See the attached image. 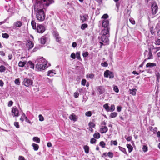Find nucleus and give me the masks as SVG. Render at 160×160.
I'll return each mask as SVG.
<instances>
[{
    "label": "nucleus",
    "instance_id": "f257e3e1",
    "mask_svg": "<svg viewBox=\"0 0 160 160\" xmlns=\"http://www.w3.org/2000/svg\"><path fill=\"white\" fill-rule=\"evenodd\" d=\"M53 2V0H41V7L42 6L43 7V9H41V21H43L45 19V12L46 8Z\"/></svg>",
    "mask_w": 160,
    "mask_h": 160
},
{
    "label": "nucleus",
    "instance_id": "f03ea898",
    "mask_svg": "<svg viewBox=\"0 0 160 160\" xmlns=\"http://www.w3.org/2000/svg\"><path fill=\"white\" fill-rule=\"evenodd\" d=\"M101 33L102 35L100 38V40L104 42H108L109 41V31H108V29H103Z\"/></svg>",
    "mask_w": 160,
    "mask_h": 160
},
{
    "label": "nucleus",
    "instance_id": "7ed1b4c3",
    "mask_svg": "<svg viewBox=\"0 0 160 160\" xmlns=\"http://www.w3.org/2000/svg\"><path fill=\"white\" fill-rule=\"evenodd\" d=\"M39 3H36L34 5L35 13L36 14L37 19L40 20V8Z\"/></svg>",
    "mask_w": 160,
    "mask_h": 160
},
{
    "label": "nucleus",
    "instance_id": "20e7f679",
    "mask_svg": "<svg viewBox=\"0 0 160 160\" xmlns=\"http://www.w3.org/2000/svg\"><path fill=\"white\" fill-rule=\"evenodd\" d=\"M41 62L43 64L42 66H41V70H44L51 65L49 63H47V61L42 57H41Z\"/></svg>",
    "mask_w": 160,
    "mask_h": 160
},
{
    "label": "nucleus",
    "instance_id": "39448f33",
    "mask_svg": "<svg viewBox=\"0 0 160 160\" xmlns=\"http://www.w3.org/2000/svg\"><path fill=\"white\" fill-rule=\"evenodd\" d=\"M152 12L153 15L155 14L158 12V8L155 2H153L151 6Z\"/></svg>",
    "mask_w": 160,
    "mask_h": 160
},
{
    "label": "nucleus",
    "instance_id": "423d86ee",
    "mask_svg": "<svg viewBox=\"0 0 160 160\" xmlns=\"http://www.w3.org/2000/svg\"><path fill=\"white\" fill-rule=\"evenodd\" d=\"M32 84V81L31 79L27 78H24L23 82V84L27 87L31 85Z\"/></svg>",
    "mask_w": 160,
    "mask_h": 160
},
{
    "label": "nucleus",
    "instance_id": "0eeeda50",
    "mask_svg": "<svg viewBox=\"0 0 160 160\" xmlns=\"http://www.w3.org/2000/svg\"><path fill=\"white\" fill-rule=\"evenodd\" d=\"M109 22L108 20L105 19L102 21V26L104 28L103 29H108L109 31L110 28L109 27Z\"/></svg>",
    "mask_w": 160,
    "mask_h": 160
},
{
    "label": "nucleus",
    "instance_id": "6e6552de",
    "mask_svg": "<svg viewBox=\"0 0 160 160\" xmlns=\"http://www.w3.org/2000/svg\"><path fill=\"white\" fill-rule=\"evenodd\" d=\"M104 76L106 78L109 77L110 78H112L114 77L113 73L109 70H107L104 73Z\"/></svg>",
    "mask_w": 160,
    "mask_h": 160
},
{
    "label": "nucleus",
    "instance_id": "1a4fd4ad",
    "mask_svg": "<svg viewBox=\"0 0 160 160\" xmlns=\"http://www.w3.org/2000/svg\"><path fill=\"white\" fill-rule=\"evenodd\" d=\"M12 112L13 117H18L19 115V111L16 107H13L12 110Z\"/></svg>",
    "mask_w": 160,
    "mask_h": 160
},
{
    "label": "nucleus",
    "instance_id": "9d476101",
    "mask_svg": "<svg viewBox=\"0 0 160 160\" xmlns=\"http://www.w3.org/2000/svg\"><path fill=\"white\" fill-rule=\"evenodd\" d=\"M36 23L34 21H32L31 25L33 28L34 29H35L36 28V30L37 32L39 33H40V26L38 25L36 28Z\"/></svg>",
    "mask_w": 160,
    "mask_h": 160
},
{
    "label": "nucleus",
    "instance_id": "9b49d317",
    "mask_svg": "<svg viewBox=\"0 0 160 160\" xmlns=\"http://www.w3.org/2000/svg\"><path fill=\"white\" fill-rule=\"evenodd\" d=\"M108 130V128L106 126H101L100 127V132L101 133H105Z\"/></svg>",
    "mask_w": 160,
    "mask_h": 160
},
{
    "label": "nucleus",
    "instance_id": "f8f14e48",
    "mask_svg": "<svg viewBox=\"0 0 160 160\" xmlns=\"http://www.w3.org/2000/svg\"><path fill=\"white\" fill-rule=\"evenodd\" d=\"M97 89L100 94L103 93L105 92L104 88L102 86L98 87Z\"/></svg>",
    "mask_w": 160,
    "mask_h": 160
},
{
    "label": "nucleus",
    "instance_id": "ddd939ff",
    "mask_svg": "<svg viewBox=\"0 0 160 160\" xmlns=\"http://www.w3.org/2000/svg\"><path fill=\"white\" fill-rule=\"evenodd\" d=\"M26 46L28 50H29L33 47V43L31 41H29L27 43Z\"/></svg>",
    "mask_w": 160,
    "mask_h": 160
},
{
    "label": "nucleus",
    "instance_id": "4468645a",
    "mask_svg": "<svg viewBox=\"0 0 160 160\" xmlns=\"http://www.w3.org/2000/svg\"><path fill=\"white\" fill-rule=\"evenodd\" d=\"M53 35L57 42H59L60 40V38L59 37V34L57 32H54Z\"/></svg>",
    "mask_w": 160,
    "mask_h": 160
},
{
    "label": "nucleus",
    "instance_id": "2eb2a0df",
    "mask_svg": "<svg viewBox=\"0 0 160 160\" xmlns=\"http://www.w3.org/2000/svg\"><path fill=\"white\" fill-rule=\"evenodd\" d=\"M22 25V22L20 21H17L15 22L14 23V27L15 28L20 27Z\"/></svg>",
    "mask_w": 160,
    "mask_h": 160
},
{
    "label": "nucleus",
    "instance_id": "dca6fc26",
    "mask_svg": "<svg viewBox=\"0 0 160 160\" xmlns=\"http://www.w3.org/2000/svg\"><path fill=\"white\" fill-rule=\"evenodd\" d=\"M88 16L86 15H84L82 16H80V20L82 22H85L88 19Z\"/></svg>",
    "mask_w": 160,
    "mask_h": 160
},
{
    "label": "nucleus",
    "instance_id": "f3484780",
    "mask_svg": "<svg viewBox=\"0 0 160 160\" xmlns=\"http://www.w3.org/2000/svg\"><path fill=\"white\" fill-rule=\"evenodd\" d=\"M156 66V64L154 63L148 62L146 65L147 68H152Z\"/></svg>",
    "mask_w": 160,
    "mask_h": 160
},
{
    "label": "nucleus",
    "instance_id": "a211bd4d",
    "mask_svg": "<svg viewBox=\"0 0 160 160\" xmlns=\"http://www.w3.org/2000/svg\"><path fill=\"white\" fill-rule=\"evenodd\" d=\"M69 119L72 120L76 121L77 120V117L75 115L72 114L69 116Z\"/></svg>",
    "mask_w": 160,
    "mask_h": 160
},
{
    "label": "nucleus",
    "instance_id": "6ab92c4d",
    "mask_svg": "<svg viewBox=\"0 0 160 160\" xmlns=\"http://www.w3.org/2000/svg\"><path fill=\"white\" fill-rule=\"evenodd\" d=\"M39 59L37 60L36 62L35 63H36V69L38 71L40 70V63L39 62Z\"/></svg>",
    "mask_w": 160,
    "mask_h": 160
},
{
    "label": "nucleus",
    "instance_id": "aec40b11",
    "mask_svg": "<svg viewBox=\"0 0 160 160\" xmlns=\"http://www.w3.org/2000/svg\"><path fill=\"white\" fill-rule=\"evenodd\" d=\"M27 65L28 66L30 67L31 68L34 69V64L31 61H29L28 62Z\"/></svg>",
    "mask_w": 160,
    "mask_h": 160
},
{
    "label": "nucleus",
    "instance_id": "412c9836",
    "mask_svg": "<svg viewBox=\"0 0 160 160\" xmlns=\"http://www.w3.org/2000/svg\"><path fill=\"white\" fill-rule=\"evenodd\" d=\"M54 71L55 70H53L48 71V72L47 76H53V75L52 74L54 73V74H56V73H54Z\"/></svg>",
    "mask_w": 160,
    "mask_h": 160
},
{
    "label": "nucleus",
    "instance_id": "4be33fe9",
    "mask_svg": "<svg viewBox=\"0 0 160 160\" xmlns=\"http://www.w3.org/2000/svg\"><path fill=\"white\" fill-rule=\"evenodd\" d=\"M47 41V38L45 36L42 37L41 38V43L42 44H45Z\"/></svg>",
    "mask_w": 160,
    "mask_h": 160
},
{
    "label": "nucleus",
    "instance_id": "5701e85b",
    "mask_svg": "<svg viewBox=\"0 0 160 160\" xmlns=\"http://www.w3.org/2000/svg\"><path fill=\"white\" fill-rule=\"evenodd\" d=\"M26 63V61L23 62L20 61L18 63V66L20 67H22L24 66Z\"/></svg>",
    "mask_w": 160,
    "mask_h": 160
},
{
    "label": "nucleus",
    "instance_id": "b1692460",
    "mask_svg": "<svg viewBox=\"0 0 160 160\" xmlns=\"http://www.w3.org/2000/svg\"><path fill=\"white\" fill-rule=\"evenodd\" d=\"M127 146L128 149V152H131L133 150L132 147L130 144H127Z\"/></svg>",
    "mask_w": 160,
    "mask_h": 160
},
{
    "label": "nucleus",
    "instance_id": "393cba45",
    "mask_svg": "<svg viewBox=\"0 0 160 160\" xmlns=\"http://www.w3.org/2000/svg\"><path fill=\"white\" fill-rule=\"evenodd\" d=\"M32 145L34 150L37 151L38 149L39 146L38 144L33 143L32 144Z\"/></svg>",
    "mask_w": 160,
    "mask_h": 160
},
{
    "label": "nucleus",
    "instance_id": "a878e982",
    "mask_svg": "<svg viewBox=\"0 0 160 160\" xmlns=\"http://www.w3.org/2000/svg\"><path fill=\"white\" fill-rule=\"evenodd\" d=\"M22 116L23 117L26 122H27L28 123L31 124L30 121L28 119L27 117L26 116L24 113H23L22 114Z\"/></svg>",
    "mask_w": 160,
    "mask_h": 160
},
{
    "label": "nucleus",
    "instance_id": "bb28decb",
    "mask_svg": "<svg viewBox=\"0 0 160 160\" xmlns=\"http://www.w3.org/2000/svg\"><path fill=\"white\" fill-rule=\"evenodd\" d=\"M83 148L86 153H89V148L88 146L87 145L84 146Z\"/></svg>",
    "mask_w": 160,
    "mask_h": 160
},
{
    "label": "nucleus",
    "instance_id": "cd10ccee",
    "mask_svg": "<svg viewBox=\"0 0 160 160\" xmlns=\"http://www.w3.org/2000/svg\"><path fill=\"white\" fill-rule=\"evenodd\" d=\"M148 56V59H151L152 58V55L151 50H149Z\"/></svg>",
    "mask_w": 160,
    "mask_h": 160
},
{
    "label": "nucleus",
    "instance_id": "c85d7f7f",
    "mask_svg": "<svg viewBox=\"0 0 160 160\" xmlns=\"http://www.w3.org/2000/svg\"><path fill=\"white\" fill-rule=\"evenodd\" d=\"M103 107L107 112L110 111V108L108 104H105L103 105Z\"/></svg>",
    "mask_w": 160,
    "mask_h": 160
},
{
    "label": "nucleus",
    "instance_id": "c756f323",
    "mask_svg": "<svg viewBox=\"0 0 160 160\" xmlns=\"http://www.w3.org/2000/svg\"><path fill=\"white\" fill-rule=\"evenodd\" d=\"M136 89H135L132 90H130V93L133 95H135L136 94Z\"/></svg>",
    "mask_w": 160,
    "mask_h": 160
},
{
    "label": "nucleus",
    "instance_id": "7c9ffc66",
    "mask_svg": "<svg viewBox=\"0 0 160 160\" xmlns=\"http://www.w3.org/2000/svg\"><path fill=\"white\" fill-rule=\"evenodd\" d=\"M93 136L95 138L98 139L100 137V134L98 132L95 133L93 135Z\"/></svg>",
    "mask_w": 160,
    "mask_h": 160
},
{
    "label": "nucleus",
    "instance_id": "2f4dec72",
    "mask_svg": "<svg viewBox=\"0 0 160 160\" xmlns=\"http://www.w3.org/2000/svg\"><path fill=\"white\" fill-rule=\"evenodd\" d=\"M6 70L5 67L3 65H1L0 66V72H3Z\"/></svg>",
    "mask_w": 160,
    "mask_h": 160
},
{
    "label": "nucleus",
    "instance_id": "473e14b6",
    "mask_svg": "<svg viewBox=\"0 0 160 160\" xmlns=\"http://www.w3.org/2000/svg\"><path fill=\"white\" fill-rule=\"evenodd\" d=\"M33 140L34 141L36 142L37 143H39L40 142L39 138L37 137H34L33 138Z\"/></svg>",
    "mask_w": 160,
    "mask_h": 160
},
{
    "label": "nucleus",
    "instance_id": "72a5a7b5",
    "mask_svg": "<svg viewBox=\"0 0 160 160\" xmlns=\"http://www.w3.org/2000/svg\"><path fill=\"white\" fill-rule=\"evenodd\" d=\"M119 149L121 151L123 152L125 154H126L127 152L126 151V149L125 148L121 147L120 146L119 147Z\"/></svg>",
    "mask_w": 160,
    "mask_h": 160
},
{
    "label": "nucleus",
    "instance_id": "f704fd0d",
    "mask_svg": "<svg viewBox=\"0 0 160 160\" xmlns=\"http://www.w3.org/2000/svg\"><path fill=\"white\" fill-rule=\"evenodd\" d=\"M117 115V113L116 112H112L111 113L110 116L112 118L115 117Z\"/></svg>",
    "mask_w": 160,
    "mask_h": 160
},
{
    "label": "nucleus",
    "instance_id": "c9c22d12",
    "mask_svg": "<svg viewBox=\"0 0 160 160\" xmlns=\"http://www.w3.org/2000/svg\"><path fill=\"white\" fill-rule=\"evenodd\" d=\"M2 36L3 38H8L9 37V35L6 33H2Z\"/></svg>",
    "mask_w": 160,
    "mask_h": 160
},
{
    "label": "nucleus",
    "instance_id": "e433bc0d",
    "mask_svg": "<svg viewBox=\"0 0 160 160\" xmlns=\"http://www.w3.org/2000/svg\"><path fill=\"white\" fill-rule=\"evenodd\" d=\"M148 150V147L147 146L143 145L142 147V150L144 152H146Z\"/></svg>",
    "mask_w": 160,
    "mask_h": 160
},
{
    "label": "nucleus",
    "instance_id": "4c0bfd02",
    "mask_svg": "<svg viewBox=\"0 0 160 160\" xmlns=\"http://www.w3.org/2000/svg\"><path fill=\"white\" fill-rule=\"evenodd\" d=\"M107 155H108V156L110 158H112L113 156V153L111 152H109L107 153Z\"/></svg>",
    "mask_w": 160,
    "mask_h": 160
},
{
    "label": "nucleus",
    "instance_id": "58836bf2",
    "mask_svg": "<svg viewBox=\"0 0 160 160\" xmlns=\"http://www.w3.org/2000/svg\"><path fill=\"white\" fill-rule=\"evenodd\" d=\"M45 30V28L44 26L41 25V33H43Z\"/></svg>",
    "mask_w": 160,
    "mask_h": 160
},
{
    "label": "nucleus",
    "instance_id": "ea45409f",
    "mask_svg": "<svg viewBox=\"0 0 160 160\" xmlns=\"http://www.w3.org/2000/svg\"><path fill=\"white\" fill-rule=\"evenodd\" d=\"M113 90L116 92H119V89L117 86H113Z\"/></svg>",
    "mask_w": 160,
    "mask_h": 160
},
{
    "label": "nucleus",
    "instance_id": "a19ab883",
    "mask_svg": "<svg viewBox=\"0 0 160 160\" xmlns=\"http://www.w3.org/2000/svg\"><path fill=\"white\" fill-rule=\"evenodd\" d=\"M88 27V25L86 24H82L81 26V28L82 29H84Z\"/></svg>",
    "mask_w": 160,
    "mask_h": 160
},
{
    "label": "nucleus",
    "instance_id": "79ce46f5",
    "mask_svg": "<svg viewBox=\"0 0 160 160\" xmlns=\"http://www.w3.org/2000/svg\"><path fill=\"white\" fill-rule=\"evenodd\" d=\"M88 125L91 128H93L95 126V124L94 123L92 122H90L88 124Z\"/></svg>",
    "mask_w": 160,
    "mask_h": 160
},
{
    "label": "nucleus",
    "instance_id": "37998d69",
    "mask_svg": "<svg viewBox=\"0 0 160 160\" xmlns=\"http://www.w3.org/2000/svg\"><path fill=\"white\" fill-rule=\"evenodd\" d=\"M115 108L114 105L113 104L112 105L110 109V111H113L115 110Z\"/></svg>",
    "mask_w": 160,
    "mask_h": 160
},
{
    "label": "nucleus",
    "instance_id": "c03bdc74",
    "mask_svg": "<svg viewBox=\"0 0 160 160\" xmlns=\"http://www.w3.org/2000/svg\"><path fill=\"white\" fill-rule=\"evenodd\" d=\"M129 21L132 24L134 25L135 24V22L133 18H130L129 19Z\"/></svg>",
    "mask_w": 160,
    "mask_h": 160
},
{
    "label": "nucleus",
    "instance_id": "a18cd8bd",
    "mask_svg": "<svg viewBox=\"0 0 160 160\" xmlns=\"http://www.w3.org/2000/svg\"><path fill=\"white\" fill-rule=\"evenodd\" d=\"M85 115L88 117H90L92 115L91 112L90 111H88L85 113Z\"/></svg>",
    "mask_w": 160,
    "mask_h": 160
},
{
    "label": "nucleus",
    "instance_id": "49530a36",
    "mask_svg": "<svg viewBox=\"0 0 160 160\" xmlns=\"http://www.w3.org/2000/svg\"><path fill=\"white\" fill-rule=\"evenodd\" d=\"M14 125L18 128H20V126L19 125V123L18 122H15L14 123Z\"/></svg>",
    "mask_w": 160,
    "mask_h": 160
},
{
    "label": "nucleus",
    "instance_id": "de8ad7c7",
    "mask_svg": "<svg viewBox=\"0 0 160 160\" xmlns=\"http://www.w3.org/2000/svg\"><path fill=\"white\" fill-rule=\"evenodd\" d=\"M87 77L91 79H92L94 77V75L92 73H91L88 75Z\"/></svg>",
    "mask_w": 160,
    "mask_h": 160
},
{
    "label": "nucleus",
    "instance_id": "09e8293b",
    "mask_svg": "<svg viewBox=\"0 0 160 160\" xmlns=\"http://www.w3.org/2000/svg\"><path fill=\"white\" fill-rule=\"evenodd\" d=\"M156 75L157 78L158 80V81L159 79H160V74L159 72H157L156 73Z\"/></svg>",
    "mask_w": 160,
    "mask_h": 160
},
{
    "label": "nucleus",
    "instance_id": "8fccbe9b",
    "mask_svg": "<svg viewBox=\"0 0 160 160\" xmlns=\"http://www.w3.org/2000/svg\"><path fill=\"white\" fill-rule=\"evenodd\" d=\"M111 145L113 144L114 145H117V142L116 141H111Z\"/></svg>",
    "mask_w": 160,
    "mask_h": 160
},
{
    "label": "nucleus",
    "instance_id": "3c124183",
    "mask_svg": "<svg viewBox=\"0 0 160 160\" xmlns=\"http://www.w3.org/2000/svg\"><path fill=\"white\" fill-rule=\"evenodd\" d=\"M100 145L102 147V148H104L105 147V144L103 141H101L100 143Z\"/></svg>",
    "mask_w": 160,
    "mask_h": 160
},
{
    "label": "nucleus",
    "instance_id": "603ef678",
    "mask_svg": "<svg viewBox=\"0 0 160 160\" xmlns=\"http://www.w3.org/2000/svg\"><path fill=\"white\" fill-rule=\"evenodd\" d=\"M15 83L16 84L19 85L20 84V82L19 79H16L15 80Z\"/></svg>",
    "mask_w": 160,
    "mask_h": 160
},
{
    "label": "nucleus",
    "instance_id": "864d4df0",
    "mask_svg": "<svg viewBox=\"0 0 160 160\" xmlns=\"http://www.w3.org/2000/svg\"><path fill=\"white\" fill-rule=\"evenodd\" d=\"M76 55L77 58L78 59H79L80 58V52H77L76 53Z\"/></svg>",
    "mask_w": 160,
    "mask_h": 160
},
{
    "label": "nucleus",
    "instance_id": "5fc2aeb1",
    "mask_svg": "<svg viewBox=\"0 0 160 160\" xmlns=\"http://www.w3.org/2000/svg\"><path fill=\"white\" fill-rule=\"evenodd\" d=\"M79 95V93L78 92H75L74 93V97L76 98H78Z\"/></svg>",
    "mask_w": 160,
    "mask_h": 160
},
{
    "label": "nucleus",
    "instance_id": "6e6d98bb",
    "mask_svg": "<svg viewBox=\"0 0 160 160\" xmlns=\"http://www.w3.org/2000/svg\"><path fill=\"white\" fill-rule=\"evenodd\" d=\"M86 82V80L85 79H83L82 81L81 84L83 86H85Z\"/></svg>",
    "mask_w": 160,
    "mask_h": 160
},
{
    "label": "nucleus",
    "instance_id": "4d7b16f0",
    "mask_svg": "<svg viewBox=\"0 0 160 160\" xmlns=\"http://www.w3.org/2000/svg\"><path fill=\"white\" fill-rule=\"evenodd\" d=\"M96 141V140L93 138H92L91 139L90 142L91 143H94Z\"/></svg>",
    "mask_w": 160,
    "mask_h": 160
},
{
    "label": "nucleus",
    "instance_id": "13d9d810",
    "mask_svg": "<svg viewBox=\"0 0 160 160\" xmlns=\"http://www.w3.org/2000/svg\"><path fill=\"white\" fill-rule=\"evenodd\" d=\"M150 30L151 33L152 34H154L155 32L154 29L153 28H150Z\"/></svg>",
    "mask_w": 160,
    "mask_h": 160
},
{
    "label": "nucleus",
    "instance_id": "bf43d9fd",
    "mask_svg": "<svg viewBox=\"0 0 160 160\" xmlns=\"http://www.w3.org/2000/svg\"><path fill=\"white\" fill-rule=\"evenodd\" d=\"M101 65L102 66H104V67H106L108 66V63L106 62H104L102 63H101Z\"/></svg>",
    "mask_w": 160,
    "mask_h": 160
},
{
    "label": "nucleus",
    "instance_id": "052dcab7",
    "mask_svg": "<svg viewBox=\"0 0 160 160\" xmlns=\"http://www.w3.org/2000/svg\"><path fill=\"white\" fill-rule=\"evenodd\" d=\"M88 55V52H86L83 53L82 55L83 57H86Z\"/></svg>",
    "mask_w": 160,
    "mask_h": 160
},
{
    "label": "nucleus",
    "instance_id": "680f3d73",
    "mask_svg": "<svg viewBox=\"0 0 160 160\" xmlns=\"http://www.w3.org/2000/svg\"><path fill=\"white\" fill-rule=\"evenodd\" d=\"M108 17V15L107 14H104L102 17V18L106 19Z\"/></svg>",
    "mask_w": 160,
    "mask_h": 160
},
{
    "label": "nucleus",
    "instance_id": "e2e57ef3",
    "mask_svg": "<svg viewBox=\"0 0 160 160\" xmlns=\"http://www.w3.org/2000/svg\"><path fill=\"white\" fill-rule=\"evenodd\" d=\"M155 44L156 45H160V39H158L156 41Z\"/></svg>",
    "mask_w": 160,
    "mask_h": 160
},
{
    "label": "nucleus",
    "instance_id": "0e129e2a",
    "mask_svg": "<svg viewBox=\"0 0 160 160\" xmlns=\"http://www.w3.org/2000/svg\"><path fill=\"white\" fill-rule=\"evenodd\" d=\"M13 102L12 101H10L8 102V105L9 107L11 106L13 104Z\"/></svg>",
    "mask_w": 160,
    "mask_h": 160
},
{
    "label": "nucleus",
    "instance_id": "69168bd1",
    "mask_svg": "<svg viewBox=\"0 0 160 160\" xmlns=\"http://www.w3.org/2000/svg\"><path fill=\"white\" fill-rule=\"evenodd\" d=\"M70 57L73 59H75L76 58V56L74 53H72Z\"/></svg>",
    "mask_w": 160,
    "mask_h": 160
},
{
    "label": "nucleus",
    "instance_id": "338daca9",
    "mask_svg": "<svg viewBox=\"0 0 160 160\" xmlns=\"http://www.w3.org/2000/svg\"><path fill=\"white\" fill-rule=\"evenodd\" d=\"M18 160H25V159L23 156H19V157Z\"/></svg>",
    "mask_w": 160,
    "mask_h": 160
},
{
    "label": "nucleus",
    "instance_id": "774afa93",
    "mask_svg": "<svg viewBox=\"0 0 160 160\" xmlns=\"http://www.w3.org/2000/svg\"><path fill=\"white\" fill-rule=\"evenodd\" d=\"M121 107L120 106H118L117 107V111L119 112L121 111Z\"/></svg>",
    "mask_w": 160,
    "mask_h": 160
}]
</instances>
